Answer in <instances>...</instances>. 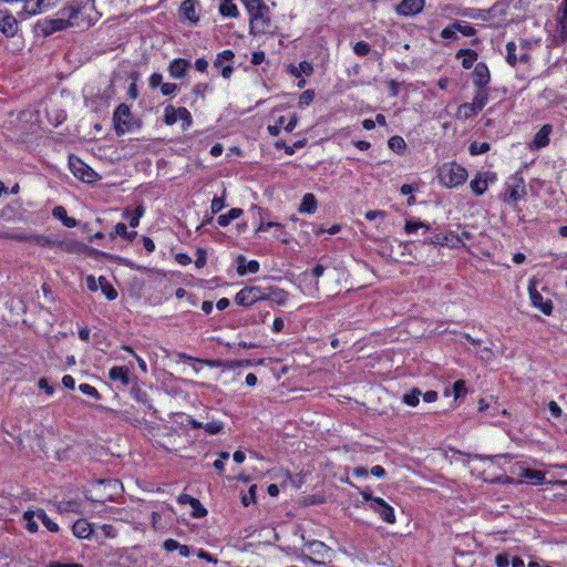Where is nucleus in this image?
<instances>
[{"label": "nucleus", "instance_id": "obj_1", "mask_svg": "<svg viewBox=\"0 0 567 567\" xmlns=\"http://www.w3.org/2000/svg\"><path fill=\"white\" fill-rule=\"evenodd\" d=\"M250 14V33H265L270 27L269 9L262 0H244Z\"/></svg>", "mask_w": 567, "mask_h": 567}, {"label": "nucleus", "instance_id": "obj_2", "mask_svg": "<svg viewBox=\"0 0 567 567\" xmlns=\"http://www.w3.org/2000/svg\"><path fill=\"white\" fill-rule=\"evenodd\" d=\"M467 171L455 162L445 163L437 169V177L446 187H457L467 179Z\"/></svg>", "mask_w": 567, "mask_h": 567}, {"label": "nucleus", "instance_id": "obj_3", "mask_svg": "<svg viewBox=\"0 0 567 567\" xmlns=\"http://www.w3.org/2000/svg\"><path fill=\"white\" fill-rule=\"evenodd\" d=\"M114 128L118 136L131 131L137 123L125 103L120 104L113 114Z\"/></svg>", "mask_w": 567, "mask_h": 567}, {"label": "nucleus", "instance_id": "obj_4", "mask_svg": "<svg viewBox=\"0 0 567 567\" xmlns=\"http://www.w3.org/2000/svg\"><path fill=\"white\" fill-rule=\"evenodd\" d=\"M305 548L308 550L309 554L303 555L301 557L302 561L305 563H311L315 565H323V559L329 554V547H327L322 542L313 540L311 543H308Z\"/></svg>", "mask_w": 567, "mask_h": 567}, {"label": "nucleus", "instance_id": "obj_5", "mask_svg": "<svg viewBox=\"0 0 567 567\" xmlns=\"http://www.w3.org/2000/svg\"><path fill=\"white\" fill-rule=\"evenodd\" d=\"M69 166L74 176L85 183H92L97 177V174L79 157L70 156Z\"/></svg>", "mask_w": 567, "mask_h": 567}, {"label": "nucleus", "instance_id": "obj_6", "mask_svg": "<svg viewBox=\"0 0 567 567\" xmlns=\"http://www.w3.org/2000/svg\"><path fill=\"white\" fill-rule=\"evenodd\" d=\"M259 300H264V289L255 286L245 287L235 296V302L244 307H251Z\"/></svg>", "mask_w": 567, "mask_h": 567}, {"label": "nucleus", "instance_id": "obj_7", "mask_svg": "<svg viewBox=\"0 0 567 567\" xmlns=\"http://www.w3.org/2000/svg\"><path fill=\"white\" fill-rule=\"evenodd\" d=\"M370 509L379 514V516L388 524L395 523V514L392 506H390L383 498L373 499L369 505Z\"/></svg>", "mask_w": 567, "mask_h": 567}, {"label": "nucleus", "instance_id": "obj_8", "mask_svg": "<svg viewBox=\"0 0 567 567\" xmlns=\"http://www.w3.org/2000/svg\"><path fill=\"white\" fill-rule=\"evenodd\" d=\"M165 123L167 125L175 124L178 120L186 122L187 125L192 123V115L186 107L175 109L173 105L165 107Z\"/></svg>", "mask_w": 567, "mask_h": 567}, {"label": "nucleus", "instance_id": "obj_9", "mask_svg": "<svg viewBox=\"0 0 567 567\" xmlns=\"http://www.w3.org/2000/svg\"><path fill=\"white\" fill-rule=\"evenodd\" d=\"M526 195L525 182L522 177L512 176L508 183V193L505 200L517 202Z\"/></svg>", "mask_w": 567, "mask_h": 567}, {"label": "nucleus", "instance_id": "obj_10", "mask_svg": "<svg viewBox=\"0 0 567 567\" xmlns=\"http://www.w3.org/2000/svg\"><path fill=\"white\" fill-rule=\"evenodd\" d=\"M61 251H65L69 254H83L86 251H89L90 254H100V251L89 248L86 245H84L80 241L73 240V239H64L63 244L61 245ZM101 255H103L110 259H114V256H112V255H109L105 252H101Z\"/></svg>", "mask_w": 567, "mask_h": 567}, {"label": "nucleus", "instance_id": "obj_11", "mask_svg": "<svg viewBox=\"0 0 567 567\" xmlns=\"http://www.w3.org/2000/svg\"><path fill=\"white\" fill-rule=\"evenodd\" d=\"M425 6V0H402L395 11L400 16L410 17L420 13Z\"/></svg>", "mask_w": 567, "mask_h": 567}, {"label": "nucleus", "instance_id": "obj_12", "mask_svg": "<svg viewBox=\"0 0 567 567\" xmlns=\"http://www.w3.org/2000/svg\"><path fill=\"white\" fill-rule=\"evenodd\" d=\"M0 31L7 37H13L18 31V21L8 11L0 10Z\"/></svg>", "mask_w": 567, "mask_h": 567}, {"label": "nucleus", "instance_id": "obj_13", "mask_svg": "<svg viewBox=\"0 0 567 567\" xmlns=\"http://www.w3.org/2000/svg\"><path fill=\"white\" fill-rule=\"evenodd\" d=\"M72 25V23L69 20L65 19H50V20H43L39 23V27L41 28V31L44 35H50L55 31L64 30Z\"/></svg>", "mask_w": 567, "mask_h": 567}, {"label": "nucleus", "instance_id": "obj_14", "mask_svg": "<svg viewBox=\"0 0 567 567\" xmlns=\"http://www.w3.org/2000/svg\"><path fill=\"white\" fill-rule=\"evenodd\" d=\"M556 22V39L565 43L567 42V8L558 7Z\"/></svg>", "mask_w": 567, "mask_h": 567}, {"label": "nucleus", "instance_id": "obj_15", "mask_svg": "<svg viewBox=\"0 0 567 567\" xmlns=\"http://www.w3.org/2000/svg\"><path fill=\"white\" fill-rule=\"evenodd\" d=\"M495 179V175L488 176L487 173L482 174L478 173L474 179L471 181L470 186L473 193L477 196L483 195L488 186L489 182H493Z\"/></svg>", "mask_w": 567, "mask_h": 567}, {"label": "nucleus", "instance_id": "obj_16", "mask_svg": "<svg viewBox=\"0 0 567 567\" xmlns=\"http://www.w3.org/2000/svg\"><path fill=\"white\" fill-rule=\"evenodd\" d=\"M491 79L489 70L484 63H477L473 71V83L476 87H486Z\"/></svg>", "mask_w": 567, "mask_h": 567}, {"label": "nucleus", "instance_id": "obj_17", "mask_svg": "<svg viewBox=\"0 0 567 567\" xmlns=\"http://www.w3.org/2000/svg\"><path fill=\"white\" fill-rule=\"evenodd\" d=\"M551 132V126L549 124L543 125V127L535 134L534 140L532 141L529 147L532 150H538L545 147L549 143V134Z\"/></svg>", "mask_w": 567, "mask_h": 567}, {"label": "nucleus", "instance_id": "obj_18", "mask_svg": "<svg viewBox=\"0 0 567 567\" xmlns=\"http://www.w3.org/2000/svg\"><path fill=\"white\" fill-rule=\"evenodd\" d=\"M264 300H272L281 306L288 300V292L277 287H268L264 289Z\"/></svg>", "mask_w": 567, "mask_h": 567}, {"label": "nucleus", "instance_id": "obj_19", "mask_svg": "<svg viewBox=\"0 0 567 567\" xmlns=\"http://www.w3.org/2000/svg\"><path fill=\"white\" fill-rule=\"evenodd\" d=\"M99 487L105 489V499H113L114 495L122 491V484L117 480H100L96 482Z\"/></svg>", "mask_w": 567, "mask_h": 567}, {"label": "nucleus", "instance_id": "obj_20", "mask_svg": "<svg viewBox=\"0 0 567 567\" xmlns=\"http://www.w3.org/2000/svg\"><path fill=\"white\" fill-rule=\"evenodd\" d=\"M190 66V62L184 59H175L171 62L168 71L171 76L175 79H182L185 76L187 70Z\"/></svg>", "mask_w": 567, "mask_h": 567}, {"label": "nucleus", "instance_id": "obj_21", "mask_svg": "<svg viewBox=\"0 0 567 567\" xmlns=\"http://www.w3.org/2000/svg\"><path fill=\"white\" fill-rule=\"evenodd\" d=\"M181 14L189 20L192 23H196L199 20V16L196 9V2L194 0H185L182 2L179 8Z\"/></svg>", "mask_w": 567, "mask_h": 567}, {"label": "nucleus", "instance_id": "obj_22", "mask_svg": "<svg viewBox=\"0 0 567 567\" xmlns=\"http://www.w3.org/2000/svg\"><path fill=\"white\" fill-rule=\"evenodd\" d=\"M259 270V264L256 260L246 261V258L241 255L237 257V272L240 276L249 274H256Z\"/></svg>", "mask_w": 567, "mask_h": 567}, {"label": "nucleus", "instance_id": "obj_23", "mask_svg": "<svg viewBox=\"0 0 567 567\" xmlns=\"http://www.w3.org/2000/svg\"><path fill=\"white\" fill-rule=\"evenodd\" d=\"M529 292L533 305L539 308L545 315H550L553 311L551 301H544L543 296L535 289L529 288Z\"/></svg>", "mask_w": 567, "mask_h": 567}, {"label": "nucleus", "instance_id": "obj_24", "mask_svg": "<svg viewBox=\"0 0 567 567\" xmlns=\"http://www.w3.org/2000/svg\"><path fill=\"white\" fill-rule=\"evenodd\" d=\"M109 377L113 381H120L123 385H128L131 383L130 371L126 367H113Z\"/></svg>", "mask_w": 567, "mask_h": 567}, {"label": "nucleus", "instance_id": "obj_25", "mask_svg": "<svg viewBox=\"0 0 567 567\" xmlns=\"http://www.w3.org/2000/svg\"><path fill=\"white\" fill-rule=\"evenodd\" d=\"M73 534L78 538H89L93 532L91 525L85 519L76 520L72 526Z\"/></svg>", "mask_w": 567, "mask_h": 567}, {"label": "nucleus", "instance_id": "obj_26", "mask_svg": "<svg viewBox=\"0 0 567 567\" xmlns=\"http://www.w3.org/2000/svg\"><path fill=\"white\" fill-rule=\"evenodd\" d=\"M456 56L462 58V65L464 69H471L478 55L474 50L462 49L457 52Z\"/></svg>", "mask_w": 567, "mask_h": 567}, {"label": "nucleus", "instance_id": "obj_27", "mask_svg": "<svg viewBox=\"0 0 567 567\" xmlns=\"http://www.w3.org/2000/svg\"><path fill=\"white\" fill-rule=\"evenodd\" d=\"M317 209V199L313 194H306L299 206V213L312 214Z\"/></svg>", "mask_w": 567, "mask_h": 567}, {"label": "nucleus", "instance_id": "obj_28", "mask_svg": "<svg viewBox=\"0 0 567 567\" xmlns=\"http://www.w3.org/2000/svg\"><path fill=\"white\" fill-rule=\"evenodd\" d=\"M115 236H121V237L127 239L128 241H133L135 239V237L137 236V233L136 231H127L126 225L123 223H118V224H116V226L114 228V233L110 234L111 238H114Z\"/></svg>", "mask_w": 567, "mask_h": 567}, {"label": "nucleus", "instance_id": "obj_29", "mask_svg": "<svg viewBox=\"0 0 567 567\" xmlns=\"http://www.w3.org/2000/svg\"><path fill=\"white\" fill-rule=\"evenodd\" d=\"M53 216L60 220L66 226V227H74L76 225V220L73 217H69L66 215V210L62 206H58L53 209Z\"/></svg>", "mask_w": 567, "mask_h": 567}, {"label": "nucleus", "instance_id": "obj_30", "mask_svg": "<svg viewBox=\"0 0 567 567\" xmlns=\"http://www.w3.org/2000/svg\"><path fill=\"white\" fill-rule=\"evenodd\" d=\"M243 214V209L240 208H231L227 214L219 215L217 218V223L221 227H226L229 223L236 218H238Z\"/></svg>", "mask_w": 567, "mask_h": 567}, {"label": "nucleus", "instance_id": "obj_31", "mask_svg": "<svg viewBox=\"0 0 567 567\" xmlns=\"http://www.w3.org/2000/svg\"><path fill=\"white\" fill-rule=\"evenodd\" d=\"M480 111L478 107L475 106V104L472 103H464L458 106L457 109V116L463 118H468L475 114H477Z\"/></svg>", "mask_w": 567, "mask_h": 567}, {"label": "nucleus", "instance_id": "obj_32", "mask_svg": "<svg viewBox=\"0 0 567 567\" xmlns=\"http://www.w3.org/2000/svg\"><path fill=\"white\" fill-rule=\"evenodd\" d=\"M488 101V90L486 87H477L473 103L482 111Z\"/></svg>", "mask_w": 567, "mask_h": 567}, {"label": "nucleus", "instance_id": "obj_33", "mask_svg": "<svg viewBox=\"0 0 567 567\" xmlns=\"http://www.w3.org/2000/svg\"><path fill=\"white\" fill-rule=\"evenodd\" d=\"M99 285L103 291V293L105 295V297L109 299V300H114L117 298V291L113 288V286L106 280L105 277H100L99 278Z\"/></svg>", "mask_w": 567, "mask_h": 567}, {"label": "nucleus", "instance_id": "obj_34", "mask_svg": "<svg viewBox=\"0 0 567 567\" xmlns=\"http://www.w3.org/2000/svg\"><path fill=\"white\" fill-rule=\"evenodd\" d=\"M422 392L420 389L414 388L410 392L405 393L402 398L403 402L410 406H416L420 402Z\"/></svg>", "mask_w": 567, "mask_h": 567}, {"label": "nucleus", "instance_id": "obj_35", "mask_svg": "<svg viewBox=\"0 0 567 567\" xmlns=\"http://www.w3.org/2000/svg\"><path fill=\"white\" fill-rule=\"evenodd\" d=\"M506 60L511 65H515L518 61H522L526 58V54H523L520 58L516 55V44L514 42H508L506 44Z\"/></svg>", "mask_w": 567, "mask_h": 567}, {"label": "nucleus", "instance_id": "obj_36", "mask_svg": "<svg viewBox=\"0 0 567 567\" xmlns=\"http://www.w3.org/2000/svg\"><path fill=\"white\" fill-rule=\"evenodd\" d=\"M388 145L395 153H402L406 147L405 141L398 135L390 137Z\"/></svg>", "mask_w": 567, "mask_h": 567}, {"label": "nucleus", "instance_id": "obj_37", "mask_svg": "<svg viewBox=\"0 0 567 567\" xmlns=\"http://www.w3.org/2000/svg\"><path fill=\"white\" fill-rule=\"evenodd\" d=\"M443 244H444V246H447L451 248H458L464 245L462 237H460L453 233H450L443 237Z\"/></svg>", "mask_w": 567, "mask_h": 567}, {"label": "nucleus", "instance_id": "obj_38", "mask_svg": "<svg viewBox=\"0 0 567 567\" xmlns=\"http://www.w3.org/2000/svg\"><path fill=\"white\" fill-rule=\"evenodd\" d=\"M58 0H37L34 6H28L30 12L32 13H40L48 7L54 6Z\"/></svg>", "mask_w": 567, "mask_h": 567}, {"label": "nucleus", "instance_id": "obj_39", "mask_svg": "<svg viewBox=\"0 0 567 567\" xmlns=\"http://www.w3.org/2000/svg\"><path fill=\"white\" fill-rule=\"evenodd\" d=\"M37 516L39 519H41L42 524L50 530V532H58L59 530V526L56 523L52 522L48 515L45 514V512L43 509H39L37 512Z\"/></svg>", "mask_w": 567, "mask_h": 567}, {"label": "nucleus", "instance_id": "obj_40", "mask_svg": "<svg viewBox=\"0 0 567 567\" xmlns=\"http://www.w3.org/2000/svg\"><path fill=\"white\" fill-rule=\"evenodd\" d=\"M219 12H220L224 17H231V18H236V17L238 16L237 7H236L233 2L220 3V6H219Z\"/></svg>", "mask_w": 567, "mask_h": 567}, {"label": "nucleus", "instance_id": "obj_41", "mask_svg": "<svg viewBox=\"0 0 567 567\" xmlns=\"http://www.w3.org/2000/svg\"><path fill=\"white\" fill-rule=\"evenodd\" d=\"M523 476L527 480L534 481L535 483H542L545 480V474L538 470L527 468L524 471Z\"/></svg>", "mask_w": 567, "mask_h": 567}, {"label": "nucleus", "instance_id": "obj_42", "mask_svg": "<svg viewBox=\"0 0 567 567\" xmlns=\"http://www.w3.org/2000/svg\"><path fill=\"white\" fill-rule=\"evenodd\" d=\"M489 148H491V145L488 143L473 142L470 145L468 151H470L471 155H480V154H484V153L488 152Z\"/></svg>", "mask_w": 567, "mask_h": 567}, {"label": "nucleus", "instance_id": "obj_43", "mask_svg": "<svg viewBox=\"0 0 567 567\" xmlns=\"http://www.w3.org/2000/svg\"><path fill=\"white\" fill-rule=\"evenodd\" d=\"M453 28H455L458 32H461L465 37H472L476 33L474 27L470 24H462L460 21H455L453 23Z\"/></svg>", "mask_w": 567, "mask_h": 567}, {"label": "nucleus", "instance_id": "obj_44", "mask_svg": "<svg viewBox=\"0 0 567 567\" xmlns=\"http://www.w3.org/2000/svg\"><path fill=\"white\" fill-rule=\"evenodd\" d=\"M34 515L37 513L32 511H28L23 514V518L27 522V529L31 533H35L38 530V524L33 520Z\"/></svg>", "mask_w": 567, "mask_h": 567}, {"label": "nucleus", "instance_id": "obj_45", "mask_svg": "<svg viewBox=\"0 0 567 567\" xmlns=\"http://www.w3.org/2000/svg\"><path fill=\"white\" fill-rule=\"evenodd\" d=\"M192 515L196 518H202L207 515L206 508L200 504V502L196 498L192 503Z\"/></svg>", "mask_w": 567, "mask_h": 567}, {"label": "nucleus", "instance_id": "obj_46", "mask_svg": "<svg viewBox=\"0 0 567 567\" xmlns=\"http://www.w3.org/2000/svg\"><path fill=\"white\" fill-rule=\"evenodd\" d=\"M79 390L82 393H84V394H86V395H89V396H91V398H93L95 400H100L101 399V394L99 393V391L94 386H92L90 384L82 383V384H80Z\"/></svg>", "mask_w": 567, "mask_h": 567}, {"label": "nucleus", "instance_id": "obj_47", "mask_svg": "<svg viewBox=\"0 0 567 567\" xmlns=\"http://www.w3.org/2000/svg\"><path fill=\"white\" fill-rule=\"evenodd\" d=\"M420 228H429L422 221H419V220H406L405 223V231L409 233V234H412L414 231H416L417 229Z\"/></svg>", "mask_w": 567, "mask_h": 567}, {"label": "nucleus", "instance_id": "obj_48", "mask_svg": "<svg viewBox=\"0 0 567 567\" xmlns=\"http://www.w3.org/2000/svg\"><path fill=\"white\" fill-rule=\"evenodd\" d=\"M256 485H251L249 487V491H248V494H245L243 495L241 497V504L247 507L249 506L250 504L255 503L256 501V496H255V493H256Z\"/></svg>", "mask_w": 567, "mask_h": 567}, {"label": "nucleus", "instance_id": "obj_49", "mask_svg": "<svg viewBox=\"0 0 567 567\" xmlns=\"http://www.w3.org/2000/svg\"><path fill=\"white\" fill-rule=\"evenodd\" d=\"M4 238L17 240V241H28L31 244L32 235H28L24 233H11V234H4Z\"/></svg>", "mask_w": 567, "mask_h": 567}, {"label": "nucleus", "instance_id": "obj_50", "mask_svg": "<svg viewBox=\"0 0 567 567\" xmlns=\"http://www.w3.org/2000/svg\"><path fill=\"white\" fill-rule=\"evenodd\" d=\"M224 425L219 421H212L204 425L205 431L208 434H217L223 430Z\"/></svg>", "mask_w": 567, "mask_h": 567}, {"label": "nucleus", "instance_id": "obj_51", "mask_svg": "<svg viewBox=\"0 0 567 567\" xmlns=\"http://www.w3.org/2000/svg\"><path fill=\"white\" fill-rule=\"evenodd\" d=\"M235 56L234 52L231 50H225L221 53L217 55V59L214 62L215 66H220L223 62L230 61Z\"/></svg>", "mask_w": 567, "mask_h": 567}, {"label": "nucleus", "instance_id": "obj_52", "mask_svg": "<svg viewBox=\"0 0 567 567\" xmlns=\"http://www.w3.org/2000/svg\"><path fill=\"white\" fill-rule=\"evenodd\" d=\"M31 244L52 248V238H48V237L39 236V235H32Z\"/></svg>", "mask_w": 567, "mask_h": 567}, {"label": "nucleus", "instance_id": "obj_53", "mask_svg": "<svg viewBox=\"0 0 567 567\" xmlns=\"http://www.w3.org/2000/svg\"><path fill=\"white\" fill-rule=\"evenodd\" d=\"M285 126V116H280L275 125L268 126V132L271 136H277L280 133V128Z\"/></svg>", "mask_w": 567, "mask_h": 567}, {"label": "nucleus", "instance_id": "obj_54", "mask_svg": "<svg viewBox=\"0 0 567 567\" xmlns=\"http://www.w3.org/2000/svg\"><path fill=\"white\" fill-rule=\"evenodd\" d=\"M353 50L358 55H365L370 52V45L364 41H359L354 44Z\"/></svg>", "mask_w": 567, "mask_h": 567}, {"label": "nucleus", "instance_id": "obj_55", "mask_svg": "<svg viewBox=\"0 0 567 567\" xmlns=\"http://www.w3.org/2000/svg\"><path fill=\"white\" fill-rule=\"evenodd\" d=\"M453 392L455 399L466 393L465 382L463 380H458L453 384Z\"/></svg>", "mask_w": 567, "mask_h": 567}, {"label": "nucleus", "instance_id": "obj_56", "mask_svg": "<svg viewBox=\"0 0 567 567\" xmlns=\"http://www.w3.org/2000/svg\"><path fill=\"white\" fill-rule=\"evenodd\" d=\"M313 96H315L313 91H310V90L305 91L299 97V105L303 106V105L310 104L313 100Z\"/></svg>", "mask_w": 567, "mask_h": 567}, {"label": "nucleus", "instance_id": "obj_57", "mask_svg": "<svg viewBox=\"0 0 567 567\" xmlns=\"http://www.w3.org/2000/svg\"><path fill=\"white\" fill-rule=\"evenodd\" d=\"M225 207V203H224V196L221 197H215L213 200H212V213L213 214H217L219 213L223 208Z\"/></svg>", "mask_w": 567, "mask_h": 567}, {"label": "nucleus", "instance_id": "obj_58", "mask_svg": "<svg viewBox=\"0 0 567 567\" xmlns=\"http://www.w3.org/2000/svg\"><path fill=\"white\" fill-rule=\"evenodd\" d=\"M206 264V251L203 248L196 250L195 265L197 268H203Z\"/></svg>", "mask_w": 567, "mask_h": 567}, {"label": "nucleus", "instance_id": "obj_59", "mask_svg": "<svg viewBox=\"0 0 567 567\" xmlns=\"http://www.w3.org/2000/svg\"><path fill=\"white\" fill-rule=\"evenodd\" d=\"M38 385L41 390H43L47 394L52 395L54 392V388L50 385L45 378H41L38 382Z\"/></svg>", "mask_w": 567, "mask_h": 567}, {"label": "nucleus", "instance_id": "obj_60", "mask_svg": "<svg viewBox=\"0 0 567 567\" xmlns=\"http://www.w3.org/2000/svg\"><path fill=\"white\" fill-rule=\"evenodd\" d=\"M457 30L453 28V23L450 27H446L442 30L441 37L443 39H456V32Z\"/></svg>", "mask_w": 567, "mask_h": 567}, {"label": "nucleus", "instance_id": "obj_61", "mask_svg": "<svg viewBox=\"0 0 567 567\" xmlns=\"http://www.w3.org/2000/svg\"><path fill=\"white\" fill-rule=\"evenodd\" d=\"M299 71H300V74L303 73L305 75L309 76L312 74L313 68L309 62L302 61L299 64Z\"/></svg>", "mask_w": 567, "mask_h": 567}, {"label": "nucleus", "instance_id": "obj_62", "mask_svg": "<svg viewBox=\"0 0 567 567\" xmlns=\"http://www.w3.org/2000/svg\"><path fill=\"white\" fill-rule=\"evenodd\" d=\"M177 89V85L175 83H163L161 86V91L164 95H171L174 93Z\"/></svg>", "mask_w": 567, "mask_h": 567}, {"label": "nucleus", "instance_id": "obj_63", "mask_svg": "<svg viewBox=\"0 0 567 567\" xmlns=\"http://www.w3.org/2000/svg\"><path fill=\"white\" fill-rule=\"evenodd\" d=\"M548 409H549V411H550L553 416H555V417L561 416L563 411H561V409L559 408V405L555 401H550L548 403Z\"/></svg>", "mask_w": 567, "mask_h": 567}, {"label": "nucleus", "instance_id": "obj_64", "mask_svg": "<svg viewBox=\"0 0 567 567\" xmlns=\"http://www.w3.org/2000/svg\"><path fill=\"white\" fill-rule=\"evenodd\" d=\"M162 80H163V76L162 74L159 73H153L150 78V85L152 87H157V86H162Z\"/></svg>", "mask_w": 567, "mask_h": 567}]
</instances>
